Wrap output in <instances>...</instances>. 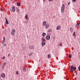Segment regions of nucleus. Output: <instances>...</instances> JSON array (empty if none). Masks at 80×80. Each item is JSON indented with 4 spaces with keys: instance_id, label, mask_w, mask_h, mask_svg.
<instances>
[{
    "instance_id": "obj_1",
    "label": "nucleus",
    "mask_w": 80,
    "mask_h": 80,
    "mask_svg": "<svg viewBox=\"0 0 80 80\" xmlns=\"http://www.w3.org/2000/svg\"><path fill=\"white\" fill-rule=\"evenodd\" d=\"M77 68L76 67L73 66H71L70 68L71 71V72H73L76 70Z\"/></svg>"
},
{
    "instance_id": "obj_2",
    "label": "nucleus",
    "mask_w": 80,
    "mask_h": 80,
    "mask_svg": "<svg viewBox=\"0 0 80 80\" xmlns=\"http://www.w3.org/2000/svg\"><path fill=\"white\" fill-rule=\"evenodd\" d=\"M65 10V4H63L62 5V6L61 8V12L62 13H63L64 10Z\"/></svg>"
},
{
    "instance_id": "obj_3",
    "label": "nucleus",
    "mask_w": 80,
    "mask_h": 80,
    "mask_svg": "<svg viewBox=\"0 0 80 80\" xmlns=\"http://www.w3.org/2000/svg\"><path fill=\"white\" fill-rule=\"evenodd\" d=\"M50 35H51V34L49 33V35L48 36H46V40H50Z\"/></svg>"
},
{
    "instance_id": "obj_4",
    "label": "nucleus",
    "mask_w": 80,
    "mask_h": 80,
    "mask_svg": "<svg viewBox=\"0 0 80 80\" xmlns=\"http://www.w3.org/2000/svg\"><path fill=\"white\" fill-rule=\"evenodd\" d=\"M15 6H12V9H11V12H14L15 11Z\"/></svg>"
},
{
    "instance_id": "obj_5",
    "label": "nucleus",
    "mask_w": 80,
    "mask_h": 80,
    "mask_svg": "<svg viewBox=\"0 0 80 80\" xmlns=\"http://www.w3.org/2000/svg\"><path fill=\"white\" fill-rule=\"evenodd\" d=\"M15 30L12 29V31L11 32V34L12 35H15Z\"/></svg>"
},
{
    "instance_id": "obj_6",
    "label": "nucleus",
    "mask_w": 80,
    "mask_h": 80,
    "mask_svg": "<svg viewBox=\"0 0 80 80\" xmlns=\"http://www.w3.org/2000/svg\"><path fill=\"white\" fill-rule=\"evenodd\" d=\"M29 48H30V49H32V48L33 49H35V48H34L33 46H30L29 47Z\"/></svg>"
},
{
    "instance_id": "obj_7",
    "label": "nucleus",
    "mask_w": 80,
    "mask_h": 80,
    "mask_svg": "<svg viewBox=\"0 0 80 80\" xmlns=\"http://www.w3.org/2000/svg\"><path fill=\"white\" fill-rule=\"evenodd\" d=\"M6 20V24H8V21H7V19L6 18H5Z\"/></svg>"
},
{
    "instance_id": "obj_8",
    "label": "nucleus",
    "mask_w": 80,
    "mask_h": 80,
    "mask_svg": "<svg viewBox=\"0 0 80 80\" xmlns=\"http://www.w3.org/2000/svg\"><path fill=\"white\" fill-rule=\"evenodd\" d=\"M60 28H61V27L60 26H58L57 28V30H60Z\"/></svg>"
},
{
    "instance_id": "obj_9",
    "label": "nucleus",
    "mask_w": 80,
    "mask_h": 80,
    "mask_svg": "<svg viewBox=\"0 0 80 80\" xmlns=\"http://www.w3.org/2000/svg\"><path fill=\"white\" fill-rule=\"evenodd\" d=\"M49 27V25H48V24H46V28H48V27Z\"/></svg>"
},
{
    "instance_id": "obj_10",
    "label": "nucleus",
    "mask_w": 80,
    "mask_h": 80,
    "mask_svg": "<svg viewBox=\"0 0 80 80\" xmlns=\"http://www.w3.org/2000/svg\"><path fill=\"white\" fill-rule=\"evenodd\" d=\"M41 40H42V42H45V39H44L43 38H41Z\"/></svg>"
},
{
    "instance_id": "obj_11",
    "label": "nucleus",
    "mask_w": 80,
    "mask_h": 80,
    "mask_svg": "<svg viewBox=\"0 0 80 80\" xmlns=\"http://www.w3.org/2000/svg\"><path fill=\"white\" fill-rule=\"evenodd\" d=\"M25 17L26 18V20H28V16L27 14Z\"/></svg>"
},
{
    "instance_id": "obj_12",
    "label": "nucleus",
    "mask_w": 80,
    "mask_h": 80,
    "mask_svg": "<svg viewBox=\"0 0 80 80\" xmlns=\"http://www.w3.org/2000/svg\"><path fill=\"white\" fill-rule=\"evenodd\" d=\"M46 23H47V22L46 21H44L43 23V26H45L46 25Z\"/></svg>"
},
{
    "instance_id": "obj_13",
    "label": "nucleus",
    "mask_w": 80,
    "mask_h": 80,
    "mask_svg": "<svg viewBox=\"0 0 80 80\" xmlns=\"http://www.w3.org/2000/svg\"><path fill=\"white\" fill-rule=\"evenodd\" d=\"M5 74L3 73L2 74L1 76L2 77H5Z\"/></svg>"
},
{
    "instance_id": "obj_14",
    "label": "nucleus",
    "mask_w": 80,
    "mask_h": 80,
    "mask_svg": "<svg viewBox=\"0 0 80 80\" xmlns=\"http://www.w3.org/2000/svg\"><path fill=\"white\" fill-rule=\"evenodd\" d=\"M42 46H44V45H45V42H42Z\"/></svg>"
},
{
    "instance_id": "obj_15",
    "label": "nucleus",
    "mask_w": 80,
    "mask_h": 80,
    "mask_svg": "<svg viewBox=\"0 0 80 80\" xmlns=\"http://www.w3.org/2000/svg\"><path fill=\"white\" fill-rule=\"evenodd\" d=\"M33 54V52H31L30 53H29L28 54L29 56V57H30L31 56H32V55Z\"/></svg>"
},
{
    "instance_id": "obj_16",
    "label": "nucleus",
    "mask_w": 80,
    "mask_h": 80,
    "mask_svg": "<svg viewBox=\"0 0 80 80\" xmlns=\"http://www.w3.org/2000/svg\"><path fill=\"white\" fill-rule=\"evenodd\" d=\"M17 5H18V6H20V3L19 2H17Z\"/></svg>"
},
{
    "instance_id": "obj_17",
    "label": "nucleus",
    "mask_w": 80,
    "mask_h": 80,
    "mask_svg": "<svg viewBox=\"0 0 80 80\" xmlns=\"http://www.w3.org/2000/svg\"><path fill=\"white\" fill-rule=\"evenodd\" d=\"M70 30L71 32H73V28H70Z\"/></svg>"
},
{
    "instance_id": "obj_18",
    "label": "nucleus",
    "mask_w": 80,
    "mask_h": 80,
    "mask_svg": "<svg viewBox=\"0 0 80 80\" xmlns=\"http://www.w3.org/2000/svg\"><path fill=\"white\" fill-rule=\"evenodd\" d=\"M45 35H46V33L45 32H43L42 33V36H43V37H45Z\"/></svg>"
},
{
    "instance_id": "obj_19",
    "label": "nucleus",
    "mask_w": 80,
    "mask_h": 80,
    "mask_svg": "<svg viewBox=\"0 0 80 80\" xmlns=\"http://www.w3.org/2000/svg\"><path fill=\"white\" fill-rule=\"evenodd\" d=\"M80 23H78L76 26V28L77 27H78V26H79V25H80Z\"/></svg>"
},
{
    "instance_id": "obj_20",
    "label": "nucleus",
    "mask_w": 80,
    "mask_h": 80,
    "mask_svg": "<svg viewBox=\"0 0 80 80\" xmlns=\"http://www.w3.org/2000/svg\"><path fill=\"white\" fill-rule=\"evenodd\" d=\"M69 57L70 58H72V54H69Z\"/></svg>"
},
{
    "instance_id": "obj_21",
    "label": "nucleus",
    "mask_w": 80,
    "mask_h": 80,
    "mask_svg": "<svg viewBox=\"0 0 80 80\" xmlns=\"http://www.w3.org/2000/svg\"><path fill=\"white\" fill-rule=\"evenodd\" d=\"M58 46H62V44L61 43H60L58 44Z\"/></svg>"
},
{
    "instance_id": "obj_22",
    "label": "nucleus",
    "mask_w": 80,
    "mask_h": 80,
    "mask_svg": "<svg viewBox=\"0 0 80 80\" xmlns=\"http://www.w3.org/2000/svg\"><path fill=\"white\" fill-rule=\"evenodd\" d=\"M6 64V62H4L3 64H2V67H4V66Z\"/></svg>"
},
{
    "instance_id": "obj_23",
    "label": "nucleus",
    "mask_w": 80,
    "mask_h": 80,
    "mask_svg": "<svg viewBox=\"0 0 80 80\" xmlns=\"http://www.w3.org/2000/svg\"><path fill=\"white\" fill-rule=\"evenodd\" d=\"M73 36H75V37H76V36L75 35V32H74L73 34Z\"/></svg>"
},
{
    "instance_id": "obj_24",
    "label": "nucleus",
    "mask_w": 80,
    "mask_h": 80,
    "mask_svg": "<svg viewBox=\"0 0 80 80\" xmlns=\"http://www.w3.org/2000/svg\"><path fill=\"white\" fill-rule=\"evenodd\" d=\"M52 31V29H50L48 30V32H51Z\"/></svg>"
},
{
    "instance_id": "obj_25",
    "label": "nucleus",
    "mask_w": 80,
    "mask_h": 80,
    "mask_svg": "<svg viewBox=\"0 0 80 80\" xmlns=\"http://www.w3.org/2000/svg\"><path fill=\"white\" fill-rule=\"evenodd\" d=\"M23 69H22V70H23V71H25V67H23Z\"/></svg>"
},
{
    "instance_id": "obj_26",
    "label": "nucleus",
    "mask_w": 80,
    "mask_h": 80,
    "mask_svg": "<svg viewBox=\"0 0 80 80\" xmlns=\"http://www.w3.org/2000/svg\"><path fill=\"white\" fill-rule=\"evenodd\" d=\"M50 57H51V55L50 54H48V58H50Z\"/></svg>"
},
{
    "instance_id": "obj_27",
    "label": "nucleus",
    "mask_w": 80,
    "mask_h": 80,
    "mask_svg": "<svg viewBox=\"0 0 80 80\" xmlns=\"http://www.w3.org/2000/svg\"><path fill=\"white\" fill-rule=\"evenodd\" d=\"M16 74H17V75H18V74H19L18 71H16Z\"/></svg>"
},
{
    "instance_id": "obj_28",
    "label": "nucleus",
    "mask_w": 80,
    "mask_h": 80,
    "mask_svg": "<svg viewBox=\"0 0 80 80\" xmlns=\"http://www.w3.org/2000/svg\"><path fill=\"white\" fill-rule=\"evenodd\" d=\"M78 69H79V71H80V66H79Z\"/></svg>"
},
{
    "instance_id": "obj_29",
    "label": "nucleus",
    "mask_w": 80,
    "mask_h": 80,
    "mask_svg": "<svg viewBox=\"0 0 80 80\" xmlns=\"http://www.w3.org/2000/svg\"><path fill=\"white\" fill-rule=\"evenodd\" d=\"M5 38L4 37L3 38V40L4 41H5Z\"/></svg>"
},
{
    "instance_id": "obj_30",
    "label": "nucleus",
    "mask_w": 80,
    "mask_h": 80,
    "mask_svg": "<svg viewBox=\"0 0 80 80\" xmlns=\"http://www.w3.org/2000/svg\"><path fill=\"white\" fill-rule=\"evenodd\" d=\"M5 41H2V43H4Z\"/></svg>"
},
{
    "instance_id": "obj_31",
    "label": "nucleus",
    "mask_w": 80,
    "mask_h": 80,
    "mask_svg": "<svg viewBox=\"0 0 80 80\" xmlns=\"http://www.w3.org/2000/svg\"><path fill=\"white\" fill-rule=\"evenodd\" d=\"M6 46V44H4V47H5Z\"/></svg>"
},
{
    "instance_id": "obj_32",
    "label": "nucleus",
    "mask_w": 80,
    "mask_h": 80,
    "mask_svg": "<svg viewBox=\"0 0 80 80\" xmlns=\"http://www.w3.org/2000/svg\"><path fill=\"white\" fill-rule=\"evenodd\" d=\"M72 2H75V1H76V0H72Z\"/></svg>"
},
{
    "instance_id": "obj_33",
    "label": "nucleus",
    "mask_w": 80,
    "mask_h": 80,
    "mask_svg": "<svg viewBox=\"0 0 80 80\" xmlns=\"http://www.w3.org/2000/svg\"><path fill=\"white\" fill-rule=\"evenodd\" d=\"M2 59H5V57L3 56V57Z\"/></svg>"
},
{
    "instance_id": "obj_34",
    "label": "nucleus",
    "mask_w": 80,
    "mask_h": 80,
    "mask_svg": "<svg viewBox=\"0 0 80 80\" xmlns=\"http://www.w3.org/2000/svg\"><path fill=\"white\" fill-rule=\"evenodd\" d=\"M53 1V0H49V2H51V1Z\"/></svg>"
},
{
    "instance_id": "obj_35",
    "label": "nucleus",
    "mask_w": 80,
    "mask_h": 80,
    "mask_svg": "<svg viewBox=\"0 0 80 80\" xmlns=\"http://www.w3.org/2000/svg\"><path fill=\"white\" fill-rule=\"evenodd\" d=\"M43 2H45V0H43Z\"/></svg>"
},
{
    "instance_id": "obj_36",
    "label": "nucleus",
    "mask_w": 80,
    "mask_h": 80,
    "mask_svg": "<svg viewBox=\"0 0 80 80\" xmlns=\"http://www.w3.org/2000/svg\"><path fill=\"white\" fill-rule=\"evenodd\" d=\"M68 5H69L70 4V2H69L68 3Z\"/></svg>"
},
{
    "instance_id": "obj_37",
    "label": "nucleus",
    "mask_w": 80,
    "mask_h": 80,
    "mask_svg": "<svg viewBox=\"0 0 80 80\" xmlns=\"http://www.w3.org/2000/svg\"><path fill=\"white\" fill-rule=\"evenodd\" d=\"M10 54H8V56L9 57V56H10Z\"/></svg>"
},
{
    "instance_id": "obj_38",
    "label": "nucleus",
    "mask_w": 80,
    "mask_h": 80,
    "mask_svg": "<svg viewBox=\"0 0 80 80\" xmlns=\"http://www.w3.org/2000/svg\"><path fill=\"white\" fill-rule=\"evenodd\" d=\"M76 75H77V72H76Z\"/></svg>"
},
{
    "instance_id": "obj_39",
    "label": "nucleus",
    "mask_w": 80,
    "mask_h": 80,
    "mask_svg": "<svg viewBox=\"0 0 80 80\" xmlns=\"http://www.w3.org/2000/svg\"><path fill=\"white\" fill-rule=\"evenodd\" d=\"M2 10H3L2 9Z\"/></svg>"
},
{
    "instance_id": "obj_40",
    "label": "nucleus",
    "mask_w": 80,
    "mask_h": 80,
    "mask_svg": "<svg viewBox=\"0 0 80 80\" xmlns=\"http://www.w3.org/2000/svg\"><path fill=\"white\" fill-rule=\"evenodd\" d=\"M66 80H68L67 79Z\"/></svg>"
}]
</instances>
